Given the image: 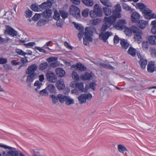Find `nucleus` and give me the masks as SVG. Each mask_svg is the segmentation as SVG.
<instances>
[{
    "label": "nucleus",
    "instance_id": "nucleus-58",
    "mask_svg": "<svg viewBox=\"0 0 156 156\" xmlns=\"http://www.w3.org/2000/svg\"><path fill=\"white\" fill-rule=\"evenodd\" d=\"M142 46L143 48L145 49L148 48V42L146 41H143L142 43Z\"/></svg>",
    "mask_w": 156,
    "mask_h": 156
},
{
    "label": "nucleus",
    "instance_id": "nucleus-12",
    "mask_svg": "<svg viewBox=\"0 0 156 156\" xmlns=\"http://www.w3.org/2000/svg\"><path fill=\"white\" fill-rule=\"evenodd\" d=\"M140 14L136 12H133L131 15V20L133 23H136L139 20Z\"/></svg>",
    "mask_w": 156,
    "mask_h": 156
},
{
    "label": "nucleus",
    "instance_id": "nucleus-36",
    "mask_svg": "<svg viewBox=\"0 0 156 156\" xmlns=\"http://www.w3.org/2000/svg\"><path fill=\"white\" fill-rule=\"evenodd\" d=\"M117 148L118 151L122 153H123L124 151H126L127 150L126 147L122 144L118 145Z\"/></svg>",
    "mask_w": 156,
    "mask_h": 156
},
{
    "label": "nucleus",
    "instance_id": "nucleus-5",
    "mask_svg": "<svg viewBox=\"0 0 156 156\" xmlns=\"http://www.w3.org/2000/svg\"><path fill=\"white\" fill-rule=\"evenodd\" d=\"M69 12L76 18H78L80 17V9L77 6L74 5H72L70 7Z\"/></svg>",
    "mask_w": 156,
    "mask_h": 156
},
{
    "label": "nucleus",
    "instance_id": "nucleus-23",
    "mask_svg": "<svg viewBox=\"0 0 156 156\" xmlns=\"http://www.w3.org/2000/svg\"><path fill=\"white\" fill-rule=\"evenodd\" d=\"M28 74L29 75L27 76L26 82L28 83L32 82L35 79L36 73H34Z\"/></svg>",
    "mask_w": 156,
    "mask_h": 156
},
{
    "label": "nucleus",
    "instance_id": "nucleus-25",
    "mask_svg": "<svg viewBox=\"0 0 156 156\" xmlns=\"http://www.w3.org/2000/svg\"><path fill=\"white\" fill-rule=\"evenodd\" d=\"M149 43L152 45L156 44V36L151 35L148 37Z\"/></svg>",
    "mask_w": 156,
    "mask_h": 156
},
{
    "label": "nucleus",
    "instance_id": "nucleus-27",
    "mask_svg": "<svg viewBox=\"0 0 156 156\" xmlns=\"http://www.w3.org/2000/svg\"><path fill=\"white\" fill-rule=\"evenodd\" d=\"M46 10L43 12L41 15L43 17L48 18L50 17L51 14V11L50 9H46Z\"/></svg>",
    "mask_w": 156,
    "mask_h": 156
},
{
    "label": "nucleus",
    "instance_id": "nucleus-43",
    "mask_svg": "<svg viewBox=\"0 0 156 156\" xmlns=\"http://www.w3.org/2000/svg\"><path fill=\"white\" fill-rule=\"evenodd\" d=\"M25 16L27 18H30L31 17L32 14V12L30 9H28L25 12Z\"/></svg>",
    "mask_w": 156,
    "mask_h": 156
},
{
    "label": "nucleus",
    "instance_id": "nucleus-20",
    "mask_svg": "<svg viewBox=\"0 0 156 156\" xmlns=\"http://www.w3.org/2000/svg\"><path fill=\"white\" fill-rule=\"evenodd\" d=\"M152 12V10L146 7L142 11L143 14L146 19H147V17L149 15L150 13H151Z\"/></svg>",
    "mask_w": 156,
    "mask_h": 156
},
{
    "label": "nucleus",
    "instance_id": "nucleus-26",
    "mask_svg": "<svg viewBox=\"0 0 156 156\" xmlns=\"http://www.w3.org/2000/svg\"><path fill=\"white\" fill-rule=\"evenodd\" d=\"M46 88L50 93H55L56 92L55 87L53 84H48Z\"/></svg>",
    "mask_w": 156,
    "mask_h": 156
},
{
    "label": "nucleus",
    "instance_id": "nucleus-4",
    "mask_svg": "<svg viewBox=\"0 0 156 156\" xmlns=\"http://www.w3.org/2000/svg\"><path fill=\"white\" fill-rule=\"evenodd\" d=\"M0 147L10 150L8 151L9 156H18L19 155L18 151L15 148L1 144H0Z\"/></svg>",
    "mask_w": 156,
    "mask_h": 156
},
{
    "label": "nucleus",
    "instance_id": "nucleus-15",
    "mask_svg": "<svg viewBox=\"0 0 156 156\" xmlns=\"http://www.w3.org/2000/svg\"><path fill=\"white\" fill-rule=\"evenodd\" d=\"M94 10L97 14L98 16L101 17L102 16L103 13L102 9L99 5L97 4H95L94 6Z\"/></svg>",
    "mask_w": 156,
    "mask_h": 156
},
{
    "label": "nucleus",
    "instance_id": "nucleus-29",
    "mask_svg": "<svg viewBox=\"0 0 156 156\" xmlns=\"http://www.w3.org/2000/svg\"><path fill=\"white\" fill-rule=\"evenodd\" d=\"M66 104L67 105H69L73 104L74 102L73 99L72 98L69 96H67L65 101Z\"/></svg>",
    "mask_w": 156,
    "mask_h": 156
},
{
    "label": "nucleus",
    "instance_id": "nucleus-13",
    "mask_svg": "<svg viewBox=\"0 0 156 156\" xmlns=\"http://www.w3.org/2000/svg\"><path fill=\"white\" fill-rule=\"evenodd\" d=\"M38 66L36 64H33L29 66L27 69L26 73V74L35 73V72L37 69Z\"/></svg>",
    "mask_w": 156,
    "mask_h": 156
},
{
    "label": "nucleus",
    "instance_id": "nucleus-54",
    "mask_svg": "<svg viewBox=\"0 0 156 156\" xmlns=\"http://www.w3.org/2000/svg\"><path fill=\"white\" fill-rule=\"evenodd\" d=\"M96 85V83L94 82H90L89 84V88H91L94 91L95 90V86Z\"/></svg>",
    "mask_w": 156,
    "mask_h": 156
},
{
    "label": "nucleus",
    "instance_id": "nucleus-21",
    "mask_svg": "<svg viewBox=\"0 0 156 156\" xmlns=\"http://www.w3.org/2000/svg\"><path fill=\"white\" fill-rule=\"evenodd\" d=\"M92 73L86 72L84 74L82 75L81 76V79L83 80H90L92 77Z\"/></svg>",
    "mask_w": 156,
    "mask_h": 156
},
{
    "label": "nucleus",
    "instance_id": "nucleus-57",
    "mask_svg": "<svg viewBox=\"0 0 156 156\" xmlns=\"http://www.w3.org/2000/svg\"><path fill=\"white\" fill-rule=\"evenodd\" d=\"M16 52L19 55L24 56L26 53L23 51L22 50L20 49H17L16 50Z\"/></svg>",
    "mask_w": 156,
    "mask_h": 156
},
{
    "label": "nucleus",
    "instance_id": "nucleus-63",
    "mask_svg": "<svg viewBox=\"0 0 156 156\" xmlns=\"http://www.w3.org/2000/svg\"><path fill=\"white\" fill-rule=\"evenodd\" d=\"M21 61L22 63H23V65L24 66H25V63H27V60L26 58H23L21 59Z\"/></svg>",
    "mask_w": 156,
    "mask_h": 156
},
{
    "label": "nucleus",
    "instance_id": "nucleus-38",
    "mask_svg": "<svg viewBox=\"0 0 156 156\" xmlns=\"http://www.w3.org/2000/svg\"><path fill=\"white\" fill-rule=\"evenodd\" d=\"M31 9L35 12H39L41 10L39 8L38 5L37 4H32L30 6Z\"/></svg>",
    "mask_w": 156,
    "mask_h": 156
},
{
    "label": "nucleus",
    "instance_id": "nucleus-7",
    "mask_svg": "<svg viewBox=\"0 0 156 156\" xmlns=\"http://www.w3.org/2000/svg\"><path fill=\"white\" fill-rule=\"evenodd\" d=\"M92 98V96L91 94H81L78 97V100L79 103L82 104L86 102L87 99L90 100Z\"/></svg>",
    "mask_w": 156,
    "mask_h": 156
},
{
    "label": "nucleus",
    "instance_id": "nucleus-6",
    "mask_svg": "<svg viewBox=\"0 0 156 156\" xmlns=\"http://www.w3.org/2000/svg\"><path fill=\"white\" fill-rule=\"evenodd\" d=\"M46 77L48 81L55 83L57 80V77L55 74L51 71H48L46 73Z\"/></svg>",
    "mask_w": 156,
    "mask_h": 156
},
{
    "label": "nucleus",
    "instance_id": "nucleus-46",
    "mask_svg": "<svg viewBox=\"0 0 156 156\" xmlns=\"http://www.w3.org/2000/svg\"><path fill=\"white\" fill-rule=\"evenodd\" d=\"M41 14L35 13L32 18L33 20L34 21H37L41 17Z\"/></svg>",
    "mask_w": 156,
    "mask_h": 156
},
{
    "label": "nucleus",
    "instance_id": "nucleus-64",
    "mask_svg": "<svg viewBox=\"0 0 156 156\" xmlns=\"http://www.w3.org/2000/svg\"><path fill=\"white\" fill-rule=\"evenodd\" d=\"M64 45L66 47V48H68L70 50H72L73 49L72 47L69 45V43L65 41L64 42Z\"/></svg>",
    "mask_w": 156,
    "mask_h": 156
},
{
    "label": "nucleus",
    "instance_id": "nucleus-47",
    "mask_svg": "<svg viewBox=\"0 0 156 156\" xmlns=\"http://www.w3.org/2000/svg\"><path fill=\"white\" fill-rule=\"evenodd\" d=\"M74 26L76 29L80 31H83L84 30V27L80 24L76 23L74 24Z\"/></svg>",
    "mask_w": 156,
    "mask_h": 156
},
{
    "label": "nucleus",
    "instance_id": "nucleus-50",
    "mask_svg": "<svg viewBox=\"0 0 156 156\" xmlns=\"http://www.w3.org/2000/svg\"><path fill=\"white\" fill-rule=\"evenodd\" d=\"M89 10L88 9H85L83 10L82 13V16L84 17H87L88 16Z\"/></svg>",
    "mask_w": 156,
    "mask_h": 156
},
{
    "label": "nucleus",
    "instance_id": "nucleus-1",
    "mask_svg": "<svg viewBox=\"0 0 156 156\" xmlns=\"http://www.w3.org/2000/svg\"><path fill=\"white\" fill-rule=\"evenodd\" d=\"M115 10L112 12V15L108 17H105L104 18V23L101 28L102 32H104L112 25L114 22L116 21L117 18L121 17V6L119 4L115 5Z\"/></svg>",
    "mask_w": 156,
    "mask_h": 156
},
{
    "label": "nucleus",
    "instance_id": "nucleus-28",
    "mask_svg": "<svg viewBox=\"0 0 156 156\" xmlns=\"http://www.w3.org/2000/svg\"><path fill=\"white\" fill-rule=\"evenodd\" d=\"M103 12L106 16H109L111 14L112 12H112L113 11L115 10V9L113 10L112 11L111 9L106 7H103Z\"/></svg>",
    "mask_w": 156,
    "mask_h": 156
},
{
    "label": "nucleus",
    "instance_id": "nucleus-45",
    "mask_svg": "<svg viewBox=\"0 0 156 156\" xmlns=\"http://www.w3.org/2000/svg\"><path fill=\"white\" fill-rule=\"evenodd\" d=\"M72 76L73 78L75 80H78L79 79V75L74 71H73L72 73Z\"/></svg>",
    "mask_w": 156,
    "mask_h": 156
},
{
    "label": "nucleus",
    "instance_id": "nucleus-49",
    "mask_svg": "<svg viewBox=\"0 0 156 156\" xmlns=\"http://www.w3.org/2000/svg\"><path fill=\"white\" fill-rule=\"evenodd\" d=\"M60 13H58L57 11H55L54 12V14L53 16V18L56 20H58L60 19Z\"/></svg>",
    "mask_w": 156,
    "mask_h": 156
},
{
    "label": "nucleus",
    "instance_id": "nucleus-35",
    "mask_svg": "<svg viewBox=\"0 0 156 156\" xmlns=\"http://www.w3.org/2000/svg\"><path fill=\"white\" fill-rule=\"evenodd\" d=\"M136 51L135 49L132 47H130L127 51V52L132 56L134 57L136 55Z\"/></svg>",
    "mask_w": 156,
    "mask_h": 156
},
{
    "label": "nucleus",
    "instance_id": "nucleus-37",
    "mask_svg": "<svg viewBox=\"0 0 156 156\" xmlns=\"http://www.w3.org/2000/svg\"><path fill=\"white\" fill-rule=\"evenodd\" d=\"M67 96L63 95L62 94H58V98L60 102L63 103L65 101Z\"/></svg>",
    "mask_w": 156,
    "mask_h": 156
},
{
    "label": "nucleus",
    "instance_id": "nucleus-3",
    "mask_svg": "<svg viewBox=\"0 0 156 156\" xmlns=\"http://www.w3.org/2000/svg\"><path fill=\"white\" fill-rule=\"evenodd\" d=\"M126 22L124 20H120L118 22L115 23L113 24L114 28L117 30H122L125 29V32L127 36V27H126Z\"/></svg>",
    "mask_w": 156,
    "mask_h": 156
},
{
    "label": "nucleus",
    "instance_id": "nucleus-32",
    "mask_svg": "<svg viewBox=\"0 0 156 156\" xmlns=\"http://www.w3.org/2000/svg\"><path fill=\"white\" fill-rule=\"evenodd\" d=\"M101 21L100 18H97L95 19L91 20L90 21L91 25L93 26H96Z\"/></svg>",
    "mask_w": 156,
    "mask_h": 156
},
{
    "label": "nucleus",
    "instance_id": "nucleus-44",
    "mask_svg": "<svg viewBox=\"0 0 156 156\" xmlns=\"http://www.w3.org/2000/svg\"><path fill=\"white\" fill-rule=\"evenodd\" d=\"M46 88L39 91V94L41 96H46L48 95V92L47 91V90Z\"/></svg>",
    "mask_w": 156,
    "mask_h": 156
},
{
    "label": "nucleus",
    "instance_id": "nucleus-31",
    "mask_svg": "<svg viewBox=\"0 0 156 156\" xmlns=\"http://www.w3.org/2000/svg\"><path fill=\"white\" fill-rule=\"evenodd\" d=\"M109 0H100V2L103 5L107 6V7H111L112 6V4Z\"/></svg>",
    "mask_w": 156,
    "mask_h": 156
},
{
    "label": "nucleus",
    "instance_id": "nucleus-10",
    "mask_svg": "<svg viewBox=\"0 0 156 156\" xmlns=\"http://www.w3.org/2000/svg\"><path fill=\"white\" fill-rule=\"evenodd\" d=\"M103 33L101 32V33L100 34L99 38L102 40L104 42H105L109 37L112 34V33L111 32L108 31L104 33Z\"/></svg>",
    "mask_w": 156,
    "mask_h": 156
},
{
    "label": "nucleus",
    "instance_id": "nucleus-52",
    "mask_svg": "<svg viewBox=\"0 0 156 156\" xmlns=\"http://www.w3.org/2000/svg\"><path fill=\"white\" fill-rule=\"evenodd\" d=\"M47 61L50 63L53 61H56L57 60V58L55 57H50L47 59Z\"/></svg>",
    "mask_w": 156,
    "mask_h": 156
},
{
    "label": "nucleus",
    "instance_id": "nucleus-42",
    "mask_svg": "<svg viewBox=\"0 0 156 156\" xmlns=\"http://www.w3.org/2000/svg\"><path fill=\"white\" fill-rule=\"evenodd\" d=\"M34 85L35 86L37 87V88L35 89V90L38 92V90L40 89L42 85V83L40 82L38 80H37L35 81Z\"/></svg>",
    "mask_w": 156,
    "mask_h": 156
},
{
    "label": "nucleus",
    "instance_id": "nucleus-39",
    "mask_svg": "<svg viewBox=\"0 0 156 156\" xmlns=\"http://www.w3.org/2000/svg\"><path fill=\"white\" fill-rule=\"evenodd\" d=\"M76 87L77 88L83 92V83H76L75 84Z\"/></svg>",
    "mask_w": 156,
    "mask_h": 156
},
{
    "label": "nucleus",
    "instance_id": "nucleus-9",
    "mask_svg": "<svg viewBox=\"0 0 156 156\" xmlns=\"http://www.w3.org/2000/svg\"><path fill=\"white\" fill-rule=\"evenodd\" d=\"M93 32L91 30L90 28L87 27L85 29V37L89 39V41L91 42L92 41V38L91 37L93 36Z\"/></svg>",
    "mask_w": 156,
    "mask_h": 156
},
{
    "label": "nucleus",
    "instance_id": "nucleus-30",
    "mask_svg": "<svg viewBox=\"0 0 156 156\" xmlns=\"http://www.w3.org/2000/svg\"><path fill=\"white\" fill-rule=\"evenodd\" d=\"M151 25L152 26L151 29V33L154 34L156 35V20H155L152 21Z\"/></svg>",
    "mask_w": 156,
    "mask_h": 156
},
{
    "label": "nucleus",
    "instance_id": "nucleus-18",
    "mask_svg": "<svg viewBox=\"0 0 156 156\" xmlns=\"http://www.w3.org/2000/svg\"><path fill=\"white\" fill-rule=\"evenodd\" d=\"M56 85L59 90H63L65 87L64 81L62 79L58 80L56 82Z\"/></svg>",
    "mask_w": 156,
    "mask_h": 156
},
{
    "label": "nucleus",
    "instance_id": "nucleus-14",
    "mask_svg": "<svg viewBox=\"0 0 156 156\" xmlns=\"http://www.w3.org/2000/svg\"><path fill=\"white\" fill-rule=\"evenodd\" d=\"M72 67L76 69L81 71H86L87 69L83 64L80 63H77L76 65H73Z\"/></svg>",
    "mask_w": 156,
    "mask_h": 156
},
{
    "label": "nucleus",
    "instance_id": "nucleus-56",
    "mask_svg": "<svg viewBox=\"0 0 156 156\" xmlns=\"http://www.w3.org/2000/svg\"><path fill=\"white\" fill-rule=\"evenodd\" d=\"M119 38L118 36L115 35L114 37V42L115 44H117L119 42Z\"/></svg>",
    "mask_w": 156,
    "mask_h": 156
},
{
    "label": "nucleus",
    "instance_id": "nucleus-51",
    "mask_svg": "<svg viewBox=\"0 0 156 156\" xmlns=\"http://www.w3.org/2000/svg\"><path fill=\"white\" fill-rule=\"evenodd\" d=\"M43 151L40 150H35L34 152L37 154H38L40 156H45V155L43 153Z\"/></svg>",
    "mask_w": 156,
    "mask_h": 156
},
{
    "label": "nucleus",
    "instance_id": "nucleus-59",
    "mask_svg": "<svg viewBox=\"0 0 156 156\" xmlns=\"http://www.w3.org/2000/svg\"><path fill=\"white\" fill-rule=\"evenodd\" d=\"M7 59L5 58H0V64H5L7 62Z\"/></svg>",
    "mask_w": 156,
    "mask_h": 156
},
{
    "label": "nucleus",
    "instance_id": "nucleus-2",
    "mask_svg": "<svg viewBox=\"0 0 156 156\" xmlns=\"http://www.w3.org/2000/svg\"><path fill=\"white\" fill-rule=\"evenodd\" d=\"M132 33L134 34L133 38L135 41L138 44L141 43L143 40L142 31L135 26H132L130 27H127V36H130Z\"/></svg>",
    "mask_w": 156,
    "mask_h": 156
},
{
    "label": "nucleus",
    "instance_id": "nucleus-17",
    "mask_svg": "<svg viewBox=\"0 0 156 156\" xmlns=\"http://www.w3.org/2000/svg\"><path fill=\"white\" fill-rule=\"evenodd\" d=\"M148 21L140 20L138 21L137 25L141 29H144L148 24Z\"/></svg>",
    "mask_w": 156,
    "mask_h": 156
},
{
    "label": "nucleus",
    "instance_id": "nucleus-22",
    "mask_svg": "<svg viewBox=\"0 0 156 156\" xmlns=\"http://www.w3.org/2000/svg\"><path fill=\"white\" fill-rule=\"evenodd\" d=\"M139 63L141 69H144L145 68L147 63V60L146 59L141 58L139 62Z\"/></svg>",
    "mask_w": 156,
    "mask_h": 156
},
{
    "label": "nucleus",
    "instance_id": "nucleus-16",
    "mask_svg": "<svg viewBox=\"0 0 156 156\" xmlns=\"http://www.w3.org/2000/svg\"><path fill=\"white\" fill-rule=\"evenodd\" d=\"M147 70L149 72L152 73L155 70L154 67V61L149 62L147 66Z\"/></svg>",
    "mask_w": 156,
    "mask_h": 156
},
{
    "label": "nucleus",
    "instance_id": "nucleus-48",
    "mask_svg": "<svg viewBox=\"0 0 156 156\" xmlns=\"http://www.w3.org/2000/svg\"><path fill=\"white\" fill-rule=\"evenodd\" d=\"M120 44L122 48L124 49L127 48V42H126L124 39H121Z\"/></svg>",
    "mask_w": 156,
    "mask_h": 156
},
{
    "label": "nucleus",
    "instance_id": "nucleus-8",
    "mask_svg": "<svg viewBox=\"0 0 156 156\" xmlns=\"http://www.w3.org/2000/svg\"><path fill=\"white\" fill-rule=\"evenodd\" d=\"M5 34H8L9 35L13 37H16L18 35L17 32L9 25L6 27V30H5Z\"/></svg>",
    "mask_w": 156,
    "mask_h": 156
},
{
    "label": "nucleus",
    "instance_id": "nucleus-11",
    "mask_svg": "<svg viewBox=\"0 0 156 156\" xmlns=\"http://www.w3.org/2000/svg\"><path fill=\"white\" fill-rule=\"evenodd\" d=\"M52 6V3L50 0H48L47 2L42 3L39 6V7L43 9H49Z\"/></svg>",
    "mask_w": 156,
    "mask_h": 156
},
{
    "label": "nucleus",
    "instance_id": "nucleus-40",
    "mask_svg": "<svg viewBox=\"0 0 156 156\" xmlns=\"http://www.w3.org/2000/svg\"><path fill=\"white\" fill-rule=\"evenodd\" d=\"M59 12L62 18L64 19L68 16V14L66 11L63 10H60L59 11Z\"/></svg>",
    "mask_w": 156,
    "mask_h": 156
},
{
    "label": "nucleus",
    "instance_id": "nucleus-34",
    "mask_svg": "<svg viewBox=\"0 0 156 156\" xmlns=\"http://www.w3.org/2000/svg\"><path fill=\"white\" fill-rule=\"evenodd\" d=\"M48 67V64L46 62L42 63L40 64L39 66V69L41 71H43L46 69Z\"/></svg>",
    "mask_w": 156,
    "mask_h": 156
},
{
    "label": "nucleus",
    "instance_id": "nucleus-19",
    "mask_svg": "<svg viewBox=\"0 0 156 156\" xmlns=\"http://www.w3.org/2000/svg\"><path fill=\"white\" fill-rule=\"evenodd\" d=\"M55 71L57 75L60 77H63L65 75V72L62 68H56L55 69Z\"/></svg>",
    "mask_w": 156,
    "mask_h": 156
},
{
    "label": "nucleus",
    "instance_id": "nucleus-41",
    "mask_svg": "<svg viewBox=\"0 0 156 156\" xmlns=\"http://www.w3.org/2000/svg\"><path fill=\"white\" fill-rule=\"evenodd\" d=\"M50 96L52 98V103L53 104H56L58 101V95L57 96L55 95H51Z\"/></svg>",
    "mask_w": 156,
    "mask_h": 156
},
{
    "label": "nucleus",
    "instance_id": "nucleus-24",
    "mask_svg": "<svg viewBox=\"0 0 156 156\" xmlns=\"http://www.w3.org/2000/svg\"><path fill=\"white\" fill-rule=\"evenodd\" d=\"M132 4L136 9H140L141 11L146 7V5L144 4L141 2L136 3V4L133 3Z\"/></svg>",
    "mask_w": 156,
    "mask_h": 156
},
{
    "label": "nucleus",
    "instance_id": "nucleus-60",
    "mask_svg": "<svg viewBox=\"0 0 156 156\" xmlns=\"http://www.w3.org/2000/svg\"><path fill=\"white\" fill-rule=\"evenodd\" d=\"M4 68L6 70H10L12 69L11 66L9 64H5L4 66Z\"/></svg>",
    "mask_w": 156,
    "mask_h": 156
},
{
    "label": "nucleus",
    "instance_id": "nucleus-53",
    "mask_svg": "<svg viewBox=\"0 0 156 156\" xmlns=\"http://www.w3.org/2000/svg\"><path fill=\"white\" fill-rule=\"evenodd\" d=\"M89 14L90 15V16L92 18H95L98 16H97V14L94 11V10H91L90 11V12H89Z\"/></svg>",
    "mask_w": 156,
    "mask_h": 156
},
{
    "label": "nucleus",
    "instance_id": "nucleus-33",
    "mask_svg": "<svg viewBox=\"0 0 156 156\" xmlns=\"http://www.w3.org/2000/svg\"><path fill=\"white\" fill-rule=\"evenodd\" d=\"M82 2L88 6H92L94 5L93 0H81Z\"/></svg>",
    "mask_w": 156,
    "mask_h": 156
},
{
    "label": "nucleus",
    "instance_id": "nucleus-61",
    "mask_svg": "<svg viewBox=\"0 0 156 156\" xmlns=\"http://www.w3.org/2000/svg\"><path fill=\"white\" fill-rule=\"evenodd\" d=\"M83 35L85 36V32L83 31H80L78 34V37L80 39H81Z\"/></svg>",
    "mask_w": 156,
    "mask_h": 156
},
{
    "label": "nucleus",
    "instance_id": "nucleus-55",
    "mask_svg": "<svg viewBox=\"0 0 156 156\" xmlns=\"http://www.w3.org/2000/svg\"><path fill=\"white\" fill-rule=\"evenodd\" d=\"M156 18V15L154 13H150V14L147 17V19L150 20L151 19H154Z\"/></svg>",
    "mask_w": 156,
    "mask_h": 156
},
{
    "label": "nucleus",
    "instance_id": "nucleus-62",
    "mask_svg": "<svg viewBox=\"0 0 156 156\" xmlns=\"http://www.w3.org/2000/svg\"><path fill=\"white\" fill-rule=\"evenodd\" d=\"M9 39H5L2 38L0 36V43H5L8 41Z\"/></svg>",
    "mask_w": 156,
    "mask_h": 156
}]
</instances>
